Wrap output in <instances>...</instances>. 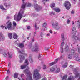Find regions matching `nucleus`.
Wrapping results in <instances>:
<instances>
[{
	"mask_svg": "<svg viewBox=\"0 0 80 80\" xmlns=\"http://www.w3.org/2000/svg\"><path fill=\"white\" fill-rule=\"evenodd\" d=\"M76 1H77V0H73L72 2L73 3H76Z\"/></svg>",
	"mask_w": 80,
	"mask_h": 80,
	"instance_id": "44",
	"label": "nucleus"
},
{
	"mask_svg": "<svg viewBox=\"0 0 80 80\" xmlns=\"http://www.w3.org/2000/svg\"><path fill=\"white\" fill-rule=\"evenodd\" d=\"M76 60H77V61H79V62H80V58L78 57H76Z\"/></svg>",
	"mask_w": 80,
	"mask_h": 80,
	"instance_id": "33",
	"label": "nucleus"
},
{
	"mask_svg": "<svg viewBox=\"0 0 80 80\" xmlns=\"http://www.w3.org/2000/svg\"><path fill=\"white\" fill-rule=\"evenodd\" d=\"M38 70H40V66H38Z\"/></svg>",
	"mask_w": 80,
	"mask_h": 80,
	"instance_id": "58",
	"label": "nucleus"
},
{
	"mask_svg": "<svg viewBox=\"0 0 80 80\" xmlns=\"http://www.w3.org/2000/svg\"><path fill=\"white\" fill-rule=\"evenodd\" d=\"M64 6L66 7V9L67 10H69L70 9V7H71V5L70 3L68 1H66L64 4Z\"/></svg>",
	"mask_w": 80,
	"mask_h": 80,
	"instance_id": "7",
	"label": "nucleus"
},
{
	"mask_svg": "<svg viewBox=\"0 0 80 80\" xmlns=\"http://www.w3.org/2000/svg\"><path fill=\"white\" fill-rule=\"evenodd\" d=\"M25 4V6L26 5L27 7H31V5H32L31 3H27L26 2Z\"/></svg>",
	"mask_w": 80,
	"mask_h": 80,
	"instance_id": "19",
	"label": "nucleus"
},
{
	"mask_svg": "<svg viewBox=\"0 0 80 80\" xmlns=\"http://www.w3.org/2000/svg\"><path fill=\"white\" fill-rule=\"evenodd\" d=\"M25 65H22L21 66V69H22V70L25 69V68H26L27 66L28 65V64H29V62H28V60L26 59L25 60Z\"/></svg>",
	"mask_w": 80,
	"mask_h": 80,
	"instance_id": "9",
	"label": "nucleus"
},
{
	"mask_svg": "<svg viewBox=\"0 0 80 80\" xmlns=\"http://www.w3.org/2000/svg\"><path fill=\"white\" fill-rule=\"evenodd\" d=\"M13 38H14V39H17V38H18V35H17L16 33H14L13 34Z\"/></svg>",
	"mask_w": 80,
	"mask_h": 80,
	"instance_id": "18",
	"label": "nucleus"
},
{
	"mask_svg": "<svg viewBox=\"0 0 80 80\" xmlns=\"http://www.w3.org/2000/svg\"><path fill=\"white\" fill-rule=\"evenodd\" d=\"M8 53L9 58H12V57H13V55L12 54V52H8Z\"/></svg>",
	"mask_w": 80,
	"mask_h": 80,
	"instance_id": "16",
	"label": "nucleus"
},
{
	"mask_svg": "<svg viewBox=\"0 0 80 80\" xmlns=\"http://www.w3.org/2000/svg\"><path fill=\"white\" fill-rule=\"evenodd\" d=\"M2 56L3 57H7V54L6 52H3V53Z\"/></svg>",
	"mask_w": 80,
	"mask_h": 80,
	"instance_id": "25",
	"label": "nucleus"
},
{
	"mask_svg": "<svg viewBox=\"0 0 80 80\" xmlns=\"http://www.w3.org/2000/svg\"><path fill=\"white\" fill-rule=\"evenodd\" d=\"M55 12H52L51 13H50V15H55Z\"/></svg>",
	"mask_w": 80,
	"mask_h": 80,
	"instance_id": "34",
	"label": "nucleus"
},
{
	"mask_svg": "<svg viewBox=\"0 0 80 80\" xmlns=\"http://www.w3.org/2000/svg\"><path fill=\"white\" fill-rule=\"evenodd\" d=\"M25 0H22V1L23 2V3L22 4L21 6V10L19 12L18 14H15L14 15V20H17V21H20L21 19H22V18L23 17H24L26 16V15H23L24 14V12H25V3L24 2Z\"/></svg>",
	"mask_w": 80,
	"mask_h": 80,
	"instance_id": "1",
	"label": "nucleus"
},
{
	"mask_svg": "<svg viewBox=\"0 0 80 80\" xmlns=\"http://www.w3.org/2000/svg\"><path fill=\"white\" fill-rule=\"evenodd\" d=\"M16 49L18 50V53H19L21 54L19 55V58H20V59L19 61V62L20 63H22L23 62V60L25 59V56H23V54L22 53V52L20 51V50H19V49L17 48H16Z\"/></svg>",
	"mask_w": 80,
	"mask_h": 80,
	"instance_id": "6",
	"label": "nucleus"
},
{
	"mask_svg": "<svg viewBox=\"0 0 80 80\" xmlns=\"http://www.w3.org/2000/svg\"><path fill=\"white\" fill-rule=\"evenodd\" d=\"M32 73L33 74V77L35 80H38L41 78V75L38 72V70L35 69L33 72Z\"/></svg>",
	"mask_w": 80,
	"mask_h": 80,
	"instance_id": "5",
	"label": "nucleus"
},
{
	"mask_svg": "<svg viewBox=\"0 0 80 80\" xmlns=\"http://www.w3.org/2000/svg\"><path fill=\"white\" fill-rule=\"evenodd\" d=\"M67 62H66L63 65V67L64 68H66L67 67Z\"/></svg>",
	"mask_w": 80,
	"mask_h": 80,
	"instance_id": "30",
	"label": "nucleus"
},
{
	"mask_svg": "<svg viewBox=\"0 0 80 80\" xmlns=\"http://www.w3.org/2000/svg\"><path fill=\"white\" fill-rule=\"evenodd\" d=\"M52 25L53 28L56 30H58L60 28V27L58 26V23L57 22H52Z\"/></svg>",
	"mask_w": 80,
	"mask_h": 80,
	"instance_id": "8",
	"label": "nucleus"
},
{
	"mask_svg": "<svg viewBox=\"0 0 80 80\" xmlns=\"http://www.w3.org/2000/svg\"><path fill=\"white\" fill-rule=\"evenodd\" d=\"M0 8L2 10H6L5 8H4V7H3V6H0Z\"/></svg>",
	"mask_w": 80,
	"mask_h": 80,
	"instance_id": "32",
	"label": "nucleus"
},
{
	"mask_svg": "<svg viewBox=\"0 0 80 80\" xmlns=\"http://www.w3.org/2000/svg\"><path fill=\"white\" fill-rule=\"evenodd\" d=\"M71 14H74L75 13V12L73 10L71 12Z\"/></svg>",
	"mask_w": 80,
	"mask_h": 80,
	"instance_id": "46",
	"label": "nucleus"
},
{
	"mask_svg": "<svg viewBox=\"0 0 80 80\" xmlns=\"http://www.w3.org/2000/svg\"><path fill=\"white\" fill-rule=\"evenodd\" d=\"M78 80H80V72L79 73V79H78Z\"/></svg>",
	"mask_w": 80,
	"mask_h": 80,
	"instance_id": "64",
	"label": "nucleus"
},
{
	"mask_svg": "<svg viewBox=\"0 0 80 80\" xmlns=\"http://www.w3.org/2000/svg\"><path fill=\"white\" fill-rule=\"evenodd\" d=\"M64 42H62V43L61 44V46H60V48L61 50V52L62 53L63 52V45H64Z\"/></svg>",
	"mask_w": 80,
	"mask_h": 80,
	"instance_id": "11",
	"label": "nucleus"
},
{
	"mask_svg": "<svg viewBox=\"0 0 80 80\" xmlns=\"http://www.w3.org/2000/svg\"><path fill=\"white\" fill-rule=\"evenodd\" d=\"M50 46H48L45 48V50H48V49H50Z\"/></svg>",
	"mask_w": 80,
	"mask_h": 80,
	"instance_id": "36",
	"label": "nucleus"
},
{
	"mask_svg": "<svg viewBox=\"0 0 80 80\" xmlns=\"http://www.w3.org/2000/svg\"><path fill=\"white\" fill-rule=\"evenodd\" d=\"M5 40V37L2 34L0 35V41H3Z\"/></svg>",
	"mask_w": 80,
	"mask_h": 80,
	"instance_id": "14",
	"label": "nucleus"
},
{
	"mask_svg": "<svg viewBox=\"0 0 80 80\" xmlns=\"http://www.w3.org/2000/svg\"><path fill=\"white\" fill-rule=\"evenodd\" d=\"M4 5L7 9H8L9 8H11V5H10V4H8L5 3L4 4Z\"/></svg>",
	"mask_w": 80,
	"mask_h": 80,
	"instance_id": "12",
	"label": "nucleus"
},
{
	"mask_svg": "<svg viewBox=\"0 0 80 80\" xmlns=\"http://www.w3.org/2000/svg\"><path fill=\"white\" fill-rule=\"evenodd\" d=\"M55 70V68L53 67H52L50 69V70L51 72H53Z\"/></svg>",
	"mask_w": 80,
	"mask_h": 80,
	"instance_id": "27",
	"label": "nucleus"
},
{
	"mask_svg": "<svg viewBox=\"0 0 80 80\" xmlns=\"http://www.w3.org/2000/svg\"><path fill=\"white\" fill-rule=\"evenodd\" d=\"M29 60L31 63H33V60L32 59V57H30L29 58Z\"/></svg>",
	"mask_w": 80,
	"mask_h": 80,
	"instance_id": "17",
	"label": "nucleus"
},
{
	"mask_svg": "<svg viewBox=\"0 0 80 80\" xmlns=\"http://www.w3.org/2000/svg\"><path fill=\"white\" fill-rule=\"evenodd\" d=\"M69 67L71 68H73V66H72V65H70Z\"/></svg>",
	"mask_w": 80,
	"mask_h": 80,
	"instance_id": "57",
	"label": "nucleus"
},
{
	"mask_svg": "<svg viewBox=\"0 0 80 80\" xmlns=\"http://www.w3.org/2000/svg\"><path fill=\"white\" fill-rule=\"evenodd\" d=\"M68 45H66L65 46V49L66 51H68Z\"/></svg>",
	"mask_w": 80,
	"mask_h": 80,
	"instance_id": "21",
	"label": "nucleus"
},
{
	"mask_svg": "<svg viewBox=\"0 0 80 80\" xmlns=\"http://www.w3.org/2000/svg\"><path fill=\"white\" fill-rule=\"evenodd\" d=\"M1 28H5V26H3V25H2L1 26Z\"/></svg>",
	"mask_w": 80,
	"mask_h": 80,
	"instance_id": "51",
	"label": "nucleus"
},
{
	"mask_svg": "<svg viewBox=\"0 0 80 80\" xmlns=\"http://www.w3.org/2000/svg\"><path fill=\"white\" fill-rule=\"evenodd\" d=\"M41 58V55H39L38 58V59H39V58Z\"/></svg>",
	"mask_w": 80,
	"mask_h": 80,
	"instance_id": "59",
	"label": "nucleus"
},
{
	"mask_svg": "<svg viewBox=\"0 0 80 80\" xmlns=\"http://www.w3.org/2000/svg\"><path fill=\"white\" fill-rule=\"evenodd\" d=\"M71 55H73L75 53V50L74 49H71Z\"/></svg>",
	"mask_w": 80,
	"mask_h": 80,
	"instance_id": "22",
	"label": "nucleus"
},
{
	"mask_svg": "<svg viewBox=\"0 0 80 80\" xmlns=\"http://www.w3.org/2000/svg\"><path fill=\"white\" fill-rule=\"evenodd\" d=\"M23 22H27V20H25V19H24V20H23Z\"/></svg>",
	"mask_w": 80,
	"mask_h": 80,
	"instance_id": "61",
	"label": "nucleus"
},
{
	"mask_svg": "<svg viewBox=\"0 0 80 80\" xmlns=\"http://www.w3.org/2000/svg\"><path fill=\"white\" fill-rule=\"evenodd\" d=\"M13 35V34H12V33H9L8 34V37H9V38H10V39H12V35Z\"/></svg>",
	"mask_w": 80,
	"mask_h": 80,
	"instance_id": "20",
	"label": "nucleus"
},
{
	"mask_svg": "<svg viewBox=\"0 0 80 80\" xmlns=\"http://www.w3.org/2000/svg\"><path fill=\"white\" fill-rule=\"evenodd\" d=\"M54 64H55L54 62H51L49 64V65L50 66H52V65H54Z\"/></svg>",
	"mask_w": 80,
	"mask_h": 80,
	"instance_id": "40",
	"label": "nucleus"
},
{
	"mask_svg": "<svg viewBox=\"0 0 80 80\" xmlns=\"http://www.w3.org/2000/svg\"><path fill=\"white\" fill-rule=\"evenodd\" d=\"M34 38H33L32 40L30 42V44L29 45V48L31 49L32 52H37L38 51V48L39 46H38V43H36L35 44V46H34L32 47V42H34Z\"/></svg>",
	"mask_w": 80,
	"mask_h": 80,
	"instance_id": "3",
	"label": "nucleus"
},
{
	"mask_svg": "<svg viewBox=\"0 0 80 80\" xmlns=\"http://www.w3.org/2000/svg\"><path fill=\"white\" fill-rule=\"evenodd\" d=\"M6 18H7V19H10V17L8 16Z\"/></svg>",
	"mask_w": 80,
	"mask_h": 80,
	"instance_id": "56",
	"label": "nucleus"
},
{
	"mask_svg": "<svg viewBox=\"0 0 80 80\" xmlns=\"http://www.w3.org/2000/svg\"><path fill=\"white\" fill-rule=\"evenodd\" d=\"M36 29H39V27H36V28H35Z\"/></svg>",
	"mask_w": 80,
	"mask_h": 80,
	"instance_id": "62",
	"label": "nucleus"
},
{
	"mask_svg": "<svg viewBox=\"0 0 80 80\" xmlns=\"http://www.w3.org/2000/svg\"><path fill=\"white\" fill-rule=\"evenodd\" d=\"M70 20L69 19L67 20V23L68 24H69L70 23Z\"/></svg>",
	"mask_w": 80,
	"mask_h": 80,
	"instance_id": "42",
	"label": "nucleus"
},
{
	"mask_svg": "<svg viewBox=\"0 0 80 80\" xmlns=\"http://www.w3.org/2000/svg\"><path fill=\"white\" fill-rule=\"evenodd\" d=\"M19 73H16L14 74V78H17L18 77V76Z\"/></svg>",
	"mask_w": 80,
	"mask_h": 80,
	"instance_id": "23",
	"label": "nucleus"
},
{
	"mask_svg": "<svg viewBox=\"0 0 80 80\" xmlns=\"http://www.w3.org/2000/svg\"><path fill=\"white\" fill-rule=\"evenodd\" d=\"M57 33L56 32H54V35H57Z\"/></svg>",
	"mask_w": 80,
	"mask_h": 80,
	"instance_id": "49",
	"label": "nucleus"
},
{
	"mask_svg": "<svg viewBox=\"0 0 80 80\" xmlns=\"http://www.w3.org/2000/svg\"><path fill=\"white\" fill-rule=\"evenodd\" d=\"M78 53L80 54V48H78Z\"/></svg>",
	"mask_w": 80,
	"mask_h": 80,
	"instance_id": "52",
	"label": "nucleus"
},
{
	"mask_svg": "<svg viewBox=\"0 0 80 80\" xmlns=\"http://www.w3.org/2000/svg\"><path fill=\"white\" fill-rule=\"evenodd\" d=\"M55 7V4L54 3H52L51 5V8H53L54 7Z\"/></svg>",
	"mask_w": 80,
	"mask_h": 80,
	"instance_id": "28",
	"label": "nucleus"
},
{
	"mask_svg": "<svg viewBox=\"0 0 80 80\" xmlns=\"http://www.w3.org/2000/svg\"><path fill=\"white\" fill-rule=\"evenodd\" d=\"M21 77H24V74H22L21 75Z\"/></svg>",
	"mask_w": 80,
	"mask_h": 80,
	"instance_id": "50",
	"label": "nucleus"
},
{
	"mask_svg": "<svg viewBox=\"0 0 80 80\" xmlns=\"http://www.w3.org/2000/svg\"><path fill=\"white\" fill-rule=\"evenodd\" d=\"M72 71H73L75 75V78L73 77V76H70L68 78V80H74V79L77 77H78L79 76V73H78V70L76 69L75 68H73ZM67 75L64 76L62 78L63 80H67Z\"/></svg>",
	"mask_w": 80,
	"mask_h": 80,
	"instance_id": "2",
	"label": "nucleus"
},
{
	"mask_svg": "<svg viewBox=\"0 0 80 80\" xmlns=\"http://www.w3.org/2000/svg\"><path fill=\"white\" fill-rule=\"evenodd\" d=\"M8 79V76H7L6 77V80H7Z\"/></svg>",
	"mask_w": 80,
	"mask_h": 80,
	"instance_id": "55",
	"label": "nucleus"
},
{
	"mask_svg": "<svg viewBox=\"0 0 80 80\" xmlns=\"http://www.w3.org/2000/svg\"><path fill=\"white\" fill-rule=\"evenodd\" d=\"M28 16H29V17H35L36 16L35 14L33 13H32L30 14H29Z\"/></svg>",
	"mask_w": 80,
	"mask_h": 80,
	"instance_id": "24",
	"label": "nucleus"
},
{
	"mask_svg": "<svg viewBox=\"0 0 80 80\" xmlns=\"http://www.w3.org/2000/svg\"><path fill=\"white\" fill-rule=\"evenodd\" d=\"M47 37H50V33H48L46 35Z\"/></svg>",
	"mask_w": 80,
	"mask_h": 80,
	"instance_id": "47",
	"label": "nucleus"
},
{
	"mask_svg": "<svg viewBox=\"0 0 80 80\" xmlns=\"http://www.w3.org/2000/svg\"><path fill=\"white\" fill-rule=\"evenodd\" d=\"M6 25H7V28L8 30H13L15 29V27H16L17 25V23L13 21V25L12 22L10 20L8 21L6 23Z\"/></svg>",
	"mask_w": 80,
	"mask_h": 80,
	"instance_id": "4",
	"label": "nucleus"
},
{
	"mask_svg": "<svg viewBox=\"0 0 80 80\" xmlns=\"http://www.w3.org/2000/svg\"><path fill=\"white\" fill-rule=\"evenodd\" d=\"M27 29H28V30H29V29H30V27L28 26L27 27Z\"/></svg>",
	"mask_w": 80,
	"mask_h": 80,
	"instance_id": "54",
	"label": "nucleus"
},
{
	"mask_svg": "<svg viewBox=\"0 0 80 80\" xmlns=\"http://www.w3.org/2000/svg\"><path fill=\"white\" fill-rule=\"evenodd\" d=\"M61 38L62 40H64V34H61Z\"/></svg>",
	"mask_w": 80,
	"mask_h": 80,
	"instance_id": "37",
	"label": "nucleus"
},
{
	"mask_svg": "<svg viewBox=\"0 0 80 80\" xmlns=\"http://www.w3.org/2000/svg\"><path fill=\"white\" fill-rule=\"evenodd\" d=\"M42 27H45L47 26V23H44L42 25Z\"/></svg>",
	"mask_w": 80,
	"mask_h": 80,
	"instance_id": "38",
	"label": "nucleus"
},
{
	"mask_svg": "<svg viewBox=\"0 0 80 80\" xmlns=\"http://www.w3.org/2000/svg\"><path fill=\"white\" fill-rule=\"evenodd\" d=\"M54 10L57 13H60L61 11L60 9L58 8H54Z\"/></svg>",
	"mask_w": 80,
	"mask_h": 80,
	"instance_id": "15",
	"label": "nucleus"
},
{
	"mask_svg": "<svg viewBox=\"0 0 80 80\" xmlns=\"http://www.w3.org/2000/svg\"><path fill=\"white\" fill-rule=\"evenodd\" d=\"M18 47H19V48H23L24 47V45L23 43H20L18 45Z\"/></svg>",
	"mask_w": 80,
	"mask_h": 80,
	"instance_id": "13",
	"label": "nucleus"
},
{
	"mask_svg": "<svg viewBox=\"0 0 80 80\" xmlns=\"http://www.w3.org/2000/svg\"><path fill=\"white\" fill-rule=\"evenodd\" d=\"M68 58L69 60H71V59H72V55L69 54L68 56Z\"/></svg>",
	"mask_w": 80,
	"mask_h": 80,
	"instance_id": "26",
	"label": "nucleus"
},
{
	"mask_svg": "<svg viewBox=\"0 0 80 80\" xmlns=\"http://www.w3.org/2000/svg\"><path fill=\"white\" fill-rule=\"evenodd\" d=\"M73 38L75 40H79V39H80V38H79L76 36H74Z\"/></svg>",
	"mask_w": 80,
	"mask_h": 80,
	"instance_id": "29",
	"label": "nucleus"
},
{
	"mask_svg": "<svg viewBox=\"0 0 80 80\" xmlns=\"http://www.w3.org/2000/svg\"><path fill=\"white\" fill-rule=\"evenodd\" d=\"M59 58H58L56 60H55L54 62V63H57V62H58V60H59Z\"/></svg>",
	"mask_w": 80,
	"mask_h": 80,
	"instance_id": "39",
	"label": "nucleus"
},
{
	"mask_svg": "<svg viewBox=\"0 0 80 80\" xmlns=\"http://www.w3.org/2000/svg\"><path fill=\"white\" fill-rule=\"evenodd\" d=\"M43 68L44 70L46 69V66L45 65H43Z\"/></svg>",
	"mask_w": 80,
	"mask_h": 80,
	"instance_id": "45",
	"label": "nucleus"
},
{
	"mask_svg": "<svg viewBox=\"0 0 80 80\" xmlns=\"http://www.w3.org/2000/svg\"><path fill=\"white\" fill-rule=\"evenodd\" d=\"M34 8L36 10H37V12H38V11H40V10H41L42 9V7L38 5V4H36L34 5Z\"/></svg>",
	"mask_w": 80,
	"mask_h": 80,
	"instance_id": "10",
	"label": "nucleus"
},
{
	"mask_svg": "<svg viewBox=\"0 0 80 80\" xmlns=\"http://www.w3.org/2000/svg\"><path fill=\"white\" fill-rule=\"evenodd\" d=\"M78 27L79 28H80V22L79 23V24L78 26Z\"/></svg>",
	"mask_w": 80,
	"mask_h": 80,
	"instance_id": "60",
	"label": "nucleus"
},
{
	"mask_svg": "<svg viewBox=\"0 0 80 80\" xmlns=\"http://www.w3.org/2000/svg\"><path fill=\"white\" fill-rule=\"evenodd\" d=\"M77 33V31L74 30L73 32H72L73 35H75Z\"/></svg>",
	"mask_w": 80,
	"mask_h": 80,
	"instance_id": "41",
	"label": "nucleus"
},
{
	"mask_svg": "<svg viewBox=\"0 0 80 80\" xmlns=\"http://www.w3.org/2000/svg\"><path fill=\"white\" fill-rule=\"evenodd\" d=\"M49 33H51V34H52V33H53V31L52 30H50L49 31Z\"/></svg>",
	"mask_w": 80,
	"mask_h": 80,
	"instance_id": "48",
	"label": "nucleus"
},
{
	"mask_svg": "<svg viewBox=\"0 0 80 80\" xmlns=\"http://www.w3.org/2000/svg\"><path fill=\"white\" fill-rule=\"evenodd\" d=\"M64 57V56H61L60 58H59V59H63V58Z\"/></svg>",
	"mask_w": 80,
	"mask_h": 80,
	"instance_id": "43",
	"label": "nucleus"
},
{
	"mask_svg": "<svg viewBox=\"0 0 80 80\" xmlns=\"http://www.w3.org/2000/svg\"><path fill=\"white\" fill-rule=\"evenodd\" d=\"M35 28L37 27V23H35Z\"/></svg>",
	"mask_w": 80,
	"mask_h": 80,
	"instance_id": "63",
	"label": "nucleus"
},
{
	"mask_svg": "<svg viewBox=\"0 0 80 80\" xmlns=\"http://www.w3.org/2000/svg\"><path fill=\"white\" fill-rule=\"evenodd\" d=\"M74 31H77V30H76V28L75 27H74L73 28L72 33H73V32H74Z\"/></svg>",
	"mask_w": 80,
	"mask_h": 80,
	"instance_id": "35",
	"label": "nucleus"
},
{
	"mask_svg": "<svg viewBox=\"0 0 80 80\" xmlns=\"http://www.w3.org/2000/svg\"><path fill=\"white\" fill-rule=\"evenodd\" d=\"M60 68H58L56 71H55V72L56 73H58V72H60Z\"/></svg>",
	"mask_w": 80,
	"mask_h": 80,
	"instance_id": "31",
	"label": "nucleus"
},
{
	"mask_svg": "<svg viewBox=\"0 0 80 80\" xmlns=\"http://www.w3.org/2000/svg\"><path fill=\"white\" fill-rule=\"evenodd\" d=\"M8 74H9L10 73V70L8 69L7 71Z\"/></svg>",
	"mask_w": 80,
	"mask_h": 80,
	"instance_id": "53",
	"label": "nucleus"
}]
</instances>
